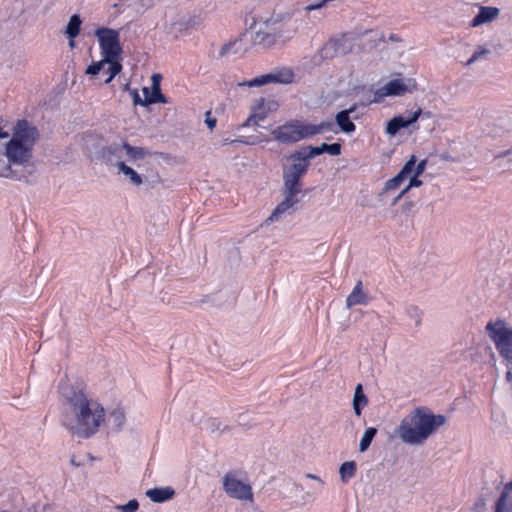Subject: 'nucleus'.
Here are the masks:
<instances>
[{
  "mask_svg": "<svg viewBox=\"0 0 512 512\" xmlns=\"http://www.w3.org/2000/svg\"><path fill=\"white\" fill-rule=\"evenodd\" d=\"M63 399L62 424L80 438L95 434L105 420L104 408L75 386H60Z\"/></svg>",
  "mask_w": 512,
  "mask_h": 512,
  "instance_id": "nucleus-1",
  "label": "nucleus"
},
{
  "mask_svg": "<svg viewBox=\"0 0 512 512\" xmlns=\"http://www.w3.org/2000/svg\"><path fill=\"white\" fill-rule=\"evenodd\" d=\"M445 423L444 415H435L427 407H417L402 419L396 434L406 444L421 445Z\"/></svg>",
  "mask_w": 512,
  "mask_h": 512,
  "instance_id": "nucleus-2",
  "label": "nucleus"
},
{
  "mask_svg": "<svg viewBox=\"0 0 512 512\" xmlns=\"http://www.w3.org/2000/svg\"><path fill=\"white\" fill-rule=\"evenodd\" d=\"M39 139L36 126L26 119L18 120L11 139L5 145V156L10 164L25 166L33 156V148Z\"/></svg>",
  "mask_w": 512,
  "mask_h": 512,
  "instance_id": "nucleus-3",
  "label": "nucleus"
},
{
  "mask_svg": "<svg viewBox=\"0 0 512 512\" xmlns=\"http://www.w3.org/2000/svg\"><path fill=\"white\" fill-rule=\"evenodd\" d=\"M332 127L333 124L330 122L315 125L300 120H290L273 129L271 135L280 143H295L323 131H331Z\"/></svg>",
  "mask_w": 512,
  "mask_h": 512,
  "instance_id": "nucleus-4",
  "label": "nucleus"
},
{
  "mask_svg": "<svg viewBox=\"0 0 512 512\" xmlns=\"http://www.w3.org/2000/svg\"><path fill=\"white\" fill-rule=\"evenodd\" d=\"M95 34L98 37L102 57L105 61H108L109 76L105 80V83L108 84L122 70V65L119 62L122 52L119 42V33L113 29L99 28L96 30Z\"/></svg>",
  "mask_w": 512,
  "mask_h": 512,
  "instance_id": "nucleus-5",
  "label": "nucleus"
},
{
  "mask_svg": "<svg viewBox=\"0 0 512 512\" xmlns=\"http://www.w3.org/2000/svg\"><path fill=\"white\" fill-rule=\"evenodd\" d=\"M289 160L292 163L283 169V190H291L297 193L301 192L300 179L308 170L310 165L304 158V151H296L290 155Z\"/></svg>",
  "mask_w": 512,
  "mask_h": 512,
  "instance_id": "nucleus-6",
  "label": "nucleus"
},
{
  "mask_svg": "<svg viewBox=\"0 0 512 512\" xmlns=\"http://www.w3.org/2000/svg\"><path fill=\"white\" fill-rule=\"evenodd\" d=\"M264 20L272 31V34H275L277 43H287L294 37L298 29V25H296L297 20L292 22L288 14H272Z\"/></svg>",
  "mask_w": 512,
  "mask_h": 512,
  "instance_id": "nucleus-7",
  "label": "nucleus"
},
{
  "mask_svg": "<svg viewBox=\"0 0 512 512\" xmlns=\"http://www.w3.org/2000/svg\"><path fill=\"white\" fill-rule=\"evenodd\" d=\"M223 488L228 496L238 500H253L252 488L231 474L223 477Z\"/></svg>",
  "mask_w": 512,
  "mask_h": 512,
  "instance_id": "nucleus-8",
  "label": "nucleus"
},
{
  "mask_svg": "<svg viewBox=\"0 0 512 512\" xmlns=\"http://www.w3.org/2000/svg\"><path fill=\"white\" fill-rule=\"evenodd\" d=\"M293 78V72L288 68H283L272 73L255 77L254 79L243 83V85H246L248 87H259L262 85H266L268 83L288 84L293 81Z\"/></svg>",
  "mask_w": 512,
  "mask_h": 512,
  "instance_id": "nucleus-9",
  "label": "nucleus"
},
{
  "mask_svg": "<svg viewBox=\"0 0 512 512\" xmlns=\"http://www.w3.org/2000/svg\"><path fill=\"white\" fill-rule=\"evenodd\" d=\"M416 89L415 80L408 79H394L385 84L382 88H380L376 95L379 97L384 96H399L403 95L407 92L411 93Z\"/></svg>",
  "mask_w": 512,
  "mask_h": 512,
  "instance_id": "nucleus-10",
  "label": "nucleus"
},
{
  "mask_svg": "<svg viewBox=\"0 0 512 512\" xmlns=\"http://www.w3.org/2000/svg\"><path fill=\"white\" fill-rule=\"evenodd\" d=\"M353 44L346 35H341L330 39L323 47V53L326 58H333L339 55H345L351 52Z\"/></svg>",
  "mask_w": 512,
  "mask_h": 512,
  "instance_id": "nucleus-11",
  "label": "nucleus"
},
{
  "mask_svg": "<svg viewBox=\"0 0 512 512\" xmlns=\"http://www.w3.org/2000/svg\"><path fill=\"white\" fill-rule=\"evenodd\" d=\"M284 191V199L276 206L271 215L265 220V224H269L281 219L286 213L296 205L299 200L297 198V192L291 190H283Z\"/></svg>",
  "mask_w": 512,
  "mask_h": 512,
  "instance_id": "nucleus-12",
  "label": "nucleus"
},
{
  "mask_svg": "<svg viewBox=\"0 0 512 512\" xmlns=\"http://www.w3.org/2000/svg\"><path fill=\"white\" fill-rule=\"evenodd\" d=\"M486 330L495 347H498L500 344L512 338V328L507 326L502 320L488 322Z\"/></svg>",
  "mask_w": 512,
  "mask_h": 512,
  "instance_id": "nucleus-13",
  "label": "nucleus"
},
{
  "mask_svg": "<svg viewBox=\"0 0 512 512\" xmlns=\"http://www.w3.org/2000/svg\"><path fill=\"white\" fill-rule=\"evenodd\" d=\"M421 115L422 109L418 108L416 111L408 112L406 115L393 117L387 123L386 133L391 136L396 135L400 129L407 128L415 123Z\"/></svg>",
  "mask_w": 512,
  "mask_h": 512,
  "instance_id": "nucleus-14",
  "label": "nucleus"
},
{
  "mask_svg": "<svg viewBox=\"0 0 512 512\" xmlns=\"http://www.w3.org/2000/svg\"><path fill=\"white\" fill-rule=\"evenodd\" d=\"M278 103L273 99L260 98L253 107V113L244 123V126H249L251 122L257 124L258 121L264 120L268 113L278 109Z\"/></svg>",
  "mask_w": 512,
  "mask_h": 512,
  "instance_id": "nucleus-15",
  "label": "nucleus"
},
{
  "mask_svg": "<svg viewBox=\"0 0 512 512\" xmlns=\"http://www.w3.org/2000/svg\"><path fill=\"white\" fill-rule=\"evenodd\" d=\"M257 23L259 28L255 31L253 43L263 47H271L275 45L277 43L275 34H272V31L267 23H265V20L263 18H259Z\"/></svg>",
  "mask_w": 512,
  "mask_h": 512,
  "instance_id": "nucleus-16",
  "label": "nucleus"
},
{
  "mask_svg": "<svg viewBox=\"0 0 512 512\" xmlns=\"http://www.w3.org/2000/svg\"><path fill=\"white\" fill-rule=\"evenodd\" d=\"M370 301V297L368 294L363 290V284L362 281H358L356 285L354 286L351 293L346 298V307L348 309L352 308L356 305H368Z\"/></svg>",
  "mask_w": 512,
  "mask_h": 512,
  "instance_id": "nucleus-17",
  "label": "nucleus"
},
{
  "mask_svg": "<svg viewBox=\"0 0 512 512\" xmlns=\"http://www.w3.org/2000/svg\"><path fill=\"white\" fill-rule=\"evenodd\" d=\"M355 110L356 105H353L348 109L338 112L335 116L336 124L346 134H352L356 130V125L350 119V114L354 113Z\"/></svg>",
  "mask_w": 512,
  "mask_h": 512,
  "instance_id": "nucleus-18",
  "label": "nucleus"
},
{
  "mask_svg": "<svg viewBox=\"0 0 512 512\" xmlns=\"http://www.w3.org/2000/svg\"><path fill=\"white\" fill-rule=\"evenodd\" d=\"M499 12V9L496 7H480L479 13L473 18L470 25L477 27L490 23L498 17Z\"/></svg>",
  "mask_w": 512,
  "mask_h": 512,
  "instance_id": "nucleus-19",
  "label": "nucleus"
},
{
  "mask_svg": "<svg viewBox=\"0 0 512 512\" xmlns=\"http://www.w3.org/2000/svg\"><path fill=\"white\" fill-rule=\"evenodd\" d=\"M175 495V490L170 487H156L146 491V496L155 503H163L172 499Z\"/></svg>",
  "mask_w": 512,
  "mask_h": 512,
  "instance_id": "nucleus-20",
  "label": "nucleus"
},
{
  "mask_svg": "<svg viewBox=\"0 0 512 512\" xmlns=\"http://www.w3.org/2000/svg\"><path fill=\"white\" fill-rule=\"evenodd\" d=\"M124 152H125L124 142L122 144L114 143L107 147L104 155L107 159V162L110 165L115 166L119 169V163H125L122 160L123 154H125Z\"/></svg>",
  "mask_w": 512,
  "mask_h": 512,
  "instance_id": "nucleus-21",
  "label": "nucleus"
},
{
  "mask_svg": "<svg viewBox=\"0 0 512 512\" xmlns=\"http://www.w3.org/2000/svg\"><path fill=\"white\" fill-rule=\"evenodd\" d=\"M142 93L144 96L143 103H147V105L154 103H167V99L161 93L160 85L158 83H153L151 88L144 87L142 89Z\"/></svg>",
  "mask_w": 512,
  "mask_h": 512,
  "instance_id": "nucleus-22",
  "label": "nucleus"
},
{
  "mask_svg": "<svg viewBox=\"0 0 512 512\" xmlns=\"http://www.w3.org/2000/svg\"><path fill=\"white\" fill-rule=\"evenodd\" d=\"M512 482L504 486L503 491L495 505V512H512Z\"/></svg>",
  "mask_w": 512,
  "mask_h": 512,
  "instance_id": "nucleus-23",
  "label": "nucleus"
},
{
  "mask_svg": "<svg viewBox=\"0 0 512 512\" xmlns=\"http://www.w3.org/2000/svg\"><path fill=\"white\" fill-rule=\"evenodd\" d=\"M82 24V20L80 19V16L77 14H74L70 17L69 22L66 26L65 34L70 39V46H74L73 39L76 38L80 32V27Z\"/></svg>",
  "mask_w": 512,
  "mask_h": 512,
  "instance_id": "nucleus-24",
  "label": "nucleus"
},
{
  "mask_svg": "<svg viewBox=\"0 0 512 512\" xmlns=\"http://www.w3.org/2000/svg\"><path fill=\"white\" fill-rule=\"evenodd\" d=\"M368 398L363 392L362 384H358L355 388L354 397H353V410L355 415L360 416L362 413V409L367 406Z\"/></svg>",
  "mask_w": 512,
  "mask_h": 512,
  "instance_id": "nucleus-25",
  "label": "nucleus"
},
{
  "mask_svg": "<svg viewBox=\"0 0 512 512\" xmlns=\"http://www.w3.org/2000/svg\"><path fill=\"white\" fill-rule=\"evenodd\" d=\"M125 155L128 161L142 160L150 154L149 150L144 147L131 146L129 143L124 142Z\"/></svg>",
  "mask_w": 512,
  "mask_h": 512,
  "instance_id": "nucleus-26",
  "label": "nucleus"
},
{
  "mask_svg": "<svg viewBox=\"0 0 512 512\" xmlns=\"http://www.w3.org/2000/svg\"><path fill=\"white\" fill-rule=\"evenodd\" d=\"M357 465L355 461H346L339 468L340 480L343 484H347L355 477Z\"/></svg>",
  "mask_w": 512,
  "mask_h": 512,
  "instance_id": "nucleus-27",
  "label": "nucleus"
},
{
  "mask_svg": "<svg viewBox=\"0 0 512 512\" xmlns=\"http://www.w3.org/2000/svg\"><path fill=\"white\" fill-rule=\"evenodd\" d=\"M125 413L122 408L112 410L108 415V423L116 431H120L125 424Z\"/></svg>",
  "mask_w": 512,
  "mask_h": 512,
  "instance_id": "nucleus-28",
  "label": "nucleus"
},
{
  "mask_svg": "<svg viewBox=\"0 0 512 512\" xmlns=\"http://www.w3.org/2000/svg\"><path fill=\"white\" fill-rule=\"evenodd\" d=\"M118 170L120 173H123L134 186H140L143 183L142 176L125 163H119Z\"/></svg>",
  "mask_w": 512,
  "mask_h": 512,
  "instance_id": "nucleus-29",
  "label": "nucleus"
},
{
  "mask_svg": "<svg viewBox=\"0 0 512 512\" xmlns=\"http://www.w3.org/2000/svg\"><path fill=\"white\" fill-rule=\"evenodd\" d=\"M496 350L500 354V356L503 358L506 366L511 369L512 368V338L502 344H500L498 347H496Z\"/></svg>",
  "mask_w": 512,
  "mask_h": 512,
  "instance_id": "nucleus-30",
  "label": "nucleus"
},
{
  "mask_svg": "<svg viewBox=\"0 0 512 512\" xmlns=\"http://www.w3.org/2000/svg\"><path fill=\"white\" fill-rule=\"evenodd\" d=\"M405 180L406 178L403 177L402 174L398 173L396 176L385 182L384 188L382 192L379 194V196L382 197L383 195L389 192L396 191L397 189L400 188V186L403 184Z\"/></svg>",
  "mask_w": 512,
  "mask_h": 512,
  "instance_id": "nucleus-31",
  "label": "nucleus"
},
{
  "mask_svg": "<svg viewBox=\"0 0 512 512\" xmlns=\"http://www.w3.org/2000/svg\"><path fill=\"white\" fill-rule=\"evenodd\" d=\"M306 478L315 480L317 484L313 487H311V492H307L306 495L303 497L304 500H314L318 494H320L324 487V481L318 477L317 475L308 473L306 474Z\"/></svg>",
  "mask_w": 512,
  "mask_h": 512,
  "instance_id": "nucleus-32",
  "label": "nucleus"
},
{
  "mask_svg": "<svg viewBox=\"0 0 512 512\" xmlns=\"http://www.w3.org/2000/svg\"><path fill=\"white\" fill-rule=\"evenodd\" d=\"M376 434L377 429L375 427H369L365 430L359 444L360 452H365L369 448Z\"/></svg>",
  "mask_w": 512,
  "mask_h": 512,
  "instance_id": "nucleus-33",
  "label": "nucleus"
},
{
  "mask_svg": "<svg viewBox=\"0 0 512 512\" xmlns=\"http://www.w3.org/2000/svg\"><path fill=\"white\" fill-rule=\"evenodd\" d=\"M405 313L410 319L414 320L415 325L417 327H419L421 325L423 312L418 306L408 305L405 308Z\"/></svg>",
  "mask_w": 512,
  "mask_h": 512,
  "instance_id": "nucleus-34",
  "label": "nucleus"
},
{
  "mask_svg": "<svg viewBox=\"0 0 512 512\" xmlns=\"http://www.w3.org/2000/svg\"><path fill=\"white\" fill-rule=\"evenodd\" d=\"M490 49L486 47L479 46L476 51L473 53V55L468 59L466 62V66H470L474 64L475 62L486 58L490 54Z\"/></svg>",
  "mask_w": 512,
  "mask_h": 512,
  "instance_id": "nucleus-35",
  "label": "nucleus"
},
{
  "mask_svg": "<svg viewBox=\"0 0 512 512\" xmlns=\"http://www.w3.org/2000/svg\"><path fill=\"white\" fill-rule=\"evenodd\" d=\"M415 164H416V157L414 155L411 156V158L405 163V165L400 170V174H402L403 177L406 179L414 172H415Z\"/></svg>",
  "mask_w": 512,
  "mask_h": 512,
  "instance_id": "nucleus-36",
  "label": "nucleus"
},
{
  "mask_svg": "<svg viewBox=\"0 0 512 512\" xmlns=\"http://www.w3.org/2000/svg\"><path fill=\"white\" fill-rule=\"evenodd\" d=\"M302 151H304V158L307 162L310 163V160L315 156L323 154L322 145L314 147L307 146Z\"/></svg>",
  "mask_w": 512,
  "mask_h": 512,
  "instance_id": "nucleus-37",
  "label": "nucleus"
},
{
  "mask_svg": "<svg viewBox=\"0 0 512 512\" xmlns=\"http://www.w3.org/2000/svg\"><path fill=\"white\" fill-rule=\"evenodd\" d=\"M206 428L207 430H209L211 433H214V432H224L225 430H227V426H224L222 427V423L221 421H219L218 419L216 418H213V419H209L207 420L206 422Z\"/></svg>",
  "mask_w": 512,
  "mask_h": 512,
  "instance_id": "nucleus-38",
  "label": "nucleus"
},
{
  "mask_svg": "<svg viewBox=\"0 0 512 512\" xmlns=\"http://www.w3.org/2000/svg\"><path fill=\"white\" fill-rule=\"evenodd\" d=\"M105 65H108V61H105V59L102 58V60H100L99 62H94L90 66H88V68L86 69V74L97 75L101 70H103Z\"/></svg>",
  "mask_w": 512,
  "mask_h": 512,
  "instance_id": "nucleus-39",
  "label": "nucleus"
},
{
  "mask_svg": "<svg viewBox=\"0 0 512 512\" xmlns=\"http://www.w3.org/2000/svg\"><path fill=\"white\" fill-rule=\"evenodd\" d=\"M321 145H322L323 153H328L332 156H338L341 154V145L339 143H333V144L323 143Z\"/></svg>",
  "mask_w": 512,
  "mask_h": 512,
  "instance_id": "nucleus-40",
  "label": "nucleus"
},
{
  "mask_svg": "<svg viewBox=\"0 0 512 512\" xmlns=\"http://www.w3.org/2000/svg\"><path fill=\"white\" fill-rule=\"evenodd\" d=\"M139 508V503L136 499L130 500L125 505H118L116 506V509L120 512H136Z\"/></svg>",
  "mask_w": 512,
  "mask_h": 512,
  "instance_id": "nucleus-41",
  "label": "nucleus"
},
{
  "mask_svg": "<svg viewBox=\"0 0 512 512\" xmlns=\"http://www.w3.org/2000/svg\"><path fill=\"white\" fill-rule=\"evenodd\" d=\"M238 44V41L235 40L233 42H229L225 45L222 46V48L220 49L219 51V56H226V55H229L230 53H236L237 50L234 49V47Z\"/></svg>",
  "mask_w": 512,
  "mask_h": 512,
  "instance_id": "nucleus-42",
  "label": "nucleus"
},
{
  "mask_svg": "<svg viewBox=\"0 0 512 512\" xmlns=\"http://www.w3.org/2000/svg\"><path fill=\"white\" fill-rule=\"evenodd\" d=\"M419 176L413 174L411 177L409 184L404 188L407 192L413 187H419L422 185V181L418 179Z\"/></svg>",
  "mask_w": 512,
  "mask_h": 512,
  "instance_id": "nucleus-43",
  "label": "nucleus"
},
{
  "mask_svg": "<svg viewBox=\"0 0 512 512\" xmlns=\"http://www.w3.org/2000/svg\"><path fill=\"white\" fill-rule=\"evenodd\" d=\"M426 164H427V160L426 159L421 160L418 164H415L414 175L420 176L424 172V170L426 168Z\"/></svg>",
  "mask_w": 512,
  "mask_h": 512,
  "instance_id": "nucleus-44",
  "label": "nucleus"
},
{
  "mask_svg": "<svg viewBox=\"0 0 512 512\" xmlns=\"http://www.w3.org/2000/svg\"><path fill=\"white\" fill-rule=\"evenodd\" d=\"M495 159L508 158L509 162H512V148L495 154Z\"/></svg>",
  "mask_w": 512,
  "mask_h": 512,
  "instance_id": "nucleus-45",
  "label": "nucleus"
},
{
  "mask_svg": "<svg viewBox=\"0 0 512 512\" xmlns=\"http://www.w3.org/2000/svg\"><path fill=\"white\" fill-rule=\"evenodd\" d=\"M7 171H8V173L2 174V176L12 178L14 180H19V181L23 179V176L17 174L15 171H13L10 166L7 168Z\"/></svg>",
  "mask_w": 512,
  "mask_h": 512,
  "instance_id": "nucleus-46",
  "label": "nucleus"
},
{
  "mask_svg": "<svg viewBox=\"0 0 512 512\" xmlns=\"http://www.w3.org/2000/svg\"><path fill=\"white\" fill-rule=\"evenodd\" d=\"M205 122H206L207 126L209 127V129L212 130L215 128L217 121H216V118L211 117L210 112H207Z\"/></svg>",
  "mask_w": 512,
  "mask_h": 512,
  "instance_id": "nucleus-47",
  "label": "nucleus"
},
{
  "mask_svg": "<svg viewBox=\"0 0 512 512\" xmlns=\"http://www.w3.org/2000/svg\"><path fill=\"white\" fill-rule=\"evenodd\" d=\"M143 100L137 91L133 93V102L135 105L147 106V103H143Z\"/></svg>",
  "mask_w": 512,
  "mask_h": 512,
  "instance_id": "nucleus-48",
  "label": "nucleus"
},
{
  "mask_svg": "<svg viewBox=\"0 0 512 512\" xmlns=\"http://www.w3.org/2000/svg\"><path fill=\"white\" fill-rule=\"evenodd\" d=\"M406 193L407 191L405 189L401 190V192L393 198L391 205L395 206Z\"/></svg>",
  "mask_w": 512,
  "mask_h": 512,
  "instance_id": "nucleus-49",
  "label": "nucleus"
},
{
  "mask_svg": "<svg viewBox=\"0 0 512 512\" xmlns=\"http://www.w3.org/2000/svg\"><path fill=\"white\" fill-rule=\"evenodd\" d=\"M235 142L247 143L246 141H243V140H230V139H224V140H223V145H228V144H232V143H235Z\"/></svg>",
  "mask_w": 512,
  "mask_h": 512,
  "instance_id": "nucleus-50",
  "label": "nucleus"
},
{
  "mask_svg": "<svg viewBox=\"0 0 512 512\" xmlns=\"http://www.w3.org/2000/svg\"><path fill=\"white\" fill-rule=\"evenodd\" d=\"M8 137H9V133L2 131V128L0 127V139H5Z\"/></svg>",
  "mask_w": 512,
  "mask_h": 512,
  "instance_id": "nucleus-51",
  "label": "nucleus"
},
{
  "mask_svg": "<svg viewBox=\"0 0 512 512\" xmlns=\"http://www.w3.org/2000/svg\"><path fill=\"white\" fill-rule=\"evenodd\" d=\"M161 78V76L159 74H154L152 76V81L153 83H158L159 84V79Z\"/></svg>",
  "mask_w": 512,
  "mask_h": 512,
  "instance_id": "nucleus-52",
  "label": "nucleus"
},
{
  "mask_svg": "<svg viewBox=\"0 0 512 512\" xmlns=\"http://www.w3.org/2000/svg\"><path fill=\"white\" fill-rule=\"evenodd\" d=\"M295 487H296L297 490H303L302 486H300V485L296 484Z\"/></svg>",
  "mask_w": 512,
  "mask_h": 512,
  "instance_id": "nucleus-53",
  "label": "nucleus"
}]
</instances>
